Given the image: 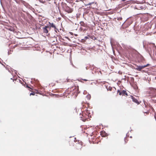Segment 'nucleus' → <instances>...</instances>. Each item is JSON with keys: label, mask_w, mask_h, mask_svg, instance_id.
Wrapping results in <instances>:
<instances>
[{"label": "nucleus", "mask_w": 156, "mask_h": 156, "mask_svg": "<svg viewBox=\"0 0 156 156\" xmlns=\"http://www.w3.org/2000/svg\"><path fill=\"white\" fill-rule=\"evenodd\" d=\"M133 20L131 18H128L125 22V23H127V26H129L133 22Z\"/></svg>", "instance_id": "obj_6"}, {"label": "nucleus", "mask_w": 156, "mask_h": 156, "mask_svg": "<svg viewBox=\"0 0 156 156\" xmlns=\"http://www.w3.org/2000/svg\"><path fill=\"white\" fill-rule=\"evenodd\" d=\"M122 17H119L118 18L117 20H122Z\"/></svg>", "instance_id": "obj_16"}, {"label": "nucleus", "mask_w": 156, "mask_h": 156, "mask_svg": "<svg viewBox=\"0 0 156 156\" xmlns=\"http://www.w3.org/2000/svg\"><path fill=\"white\" fill-rule=\"evenodd\" d=\"M118 92L119 93V94L120 95H122L121 91H120L119 90H118Z\"/></svg>", "instance_id": "obj_15"}, {"label": "nucleus", "mask_w": 156, "mask_h": 156, "mask_svg": "<svg viewBox=\"0 0 156 156\" xmlns=\"http://www.w3.org/2000/svg\"><path fill=\"white\" fill-rule=\"evenodd\" d=\"M87 38H88L87 37H85V39H87Z\"/></svg>", "instance_id": "obj_18"}, {"label": "nucleus", "mask_w": 156, "mask_h": 156, "mask_svg": "<svg viewBox=\"0 0 156 156\" xmlns=\"http://www.w3.org/2000/svg\"><path fill=\"white\" fill-rule=\"evenodd\" d=\"M86 5L88 6V7L89 8L94 9L97 6V5L96 2H90Z\"/></svg>", "instance_id": "obj_4"}, {"label": "nucleus", "mask_w": 156, "mask_h": 156, "mask_svg": "<svg viewBox=\"0 0 156 156\" xmlns=\"http://www.w3.org/2000/svg\"><path fill=\"white\" fill-rule=\"evenodd\" d=\"M12 29H10V30L11 31H12Z\"/></svg>", "instance_id": "obj_21"}, {"label": "nucleus", "mask_w": 156, "mask_h": 156, "mask_svg": "<svg viewBox=\"0 0 156 156\" xmlns=\"http://www.w3.org/2000/svg\"><path fill=\"white\" fill-rule=\"evenodd\" d=\"M139 3H137L136 5L135 8L139 10H145L146 9V6L143 4L145 2V0H143L142 2L138 1Z\"/></svg>", "instance_id": "obj_3"}, {"label": "nucleus", "mask_w": 156, "mask_h": 156, "mask_svg": "<svg viewBox=\"0 0 156 156\" xmlns=\"http://www.w3.org/2000/svg\"><path fill=\"white\" fill-rule=\"evenodd\" d=\"M121 92H122V95H124L125 94L126 95H127V93H126V91L124 90H123L121 91Z\"/></svg>", "instance_id": "obj_13"}, {"label": "nucleus", "mask_w": 156, "mask_h": 156, "mask_svg": "<svg viewBox=\"0 0 156 156\" xmlns=\"http://www.w3.org/2000/svg\"><path fill=\"white\" fill-rule=\"evenodd\" d=\"M9 53H10V52H9V51H8V54H9Z\"/></svg>", "instance_id": "obj_20"}, {"label": "nucleus", "mask_w": 156, "mask_h": 156, "mask_svg": "<svg viewBox=\"0 0 156 156\" xmlns=\"http://www.w3.org/2000/svg\"><path fill=\"white\" fill-rule=\"evenodd\" d=\"M49 23L50 24V27H50V28L51 27L54 28L55 30L56 29L54 23H51L50 22H49Z\"/></svg>", "instance_id": "obj_11"}, {"label": "nucleus", "mask_w": 156, "mask_h": 156, "mask_svg": "<svg viewBox=\"0 0 156 156\" xmlns=\"http://www.w3.org/2000/svg\"><path fill=\"white\" fill-rule=\"evenodd\" d=\"M80 24L81 26L84 27H86L87 26V24L85 23L83 21H81L80 22Z\"/></svg>", "instance_id": "obj_10"}, {"label": "nucleus", "mask_w": 156, "mask_h": 156, "mask_svg": "<svg viewBox=\"0 0 156 156\" xmlns=\"http://www.w3.org/2000/svg\"><path fill=\"white\" fill-rule=\"evenodd\" d=\"M147 95L150 98L156 97V89L153 87L149 88L147 91Z\"/></svg>", "instance_id": "obj_2"}, {"label": "nucleus", "mask_w": 156, "mask_h": 156, "mask_svg": "<svg viewBox=\"0 0 156 156\" xmlns=\"http://www.w3.org/2000/svg\"><path fill=\"white\" fill-rule=\"evenodd\" d=\"M147 25H148V26H149V27L148 28H148H151V24L150 23H149V24H146L145 25V27L147 26Z\"/></svg>", "instance_id": "obj_14"}, {"label": "nucleus", "mask_w": 156, "mask_h": 156, "mask_svg": "<svg viewBox=\"0 0 156 156\" xmlns=\"http://www.w3.org/2000/svg\"><path fill=\"white\" fill-rule=\"evenodd\" d=\"M125 0H122L123 1H124Z\"/></svg>", "instance_id": "obj_22"}, {"label": "nucleus", "mask_w": 156, "mask_h": 156, "mask_svg": "<svg viewBox=\"0 0 156 156\" xmlns=\"http://www.w3.org/2000/svg\"><path fill=\"white\" fill-rule=\"evenodd\" d=\"M65 10L68 13H71L73 11V9L68 6H66V7Z\"/></svg>", "instance_id": "obj_8"}, {"label": "nucleus", "mask_w": 156, "mask_h": 156, "mask_svg": "<svg viewBox=\"0 0 156 156\" xmlns=\"http://www.w3.org/2000/svg\"><path fill=\"white\" fill-rule=\"evenodd\" d=\"M149 64H147L146 65H144V66H137V67L136 68V69L138 71H140L141 70L144 68L145 67H147V66H149Z\"/></svg>", "instance_id": "obj_5"}, {"label": "nucleus", "mask_w": 156, "mask_h": 156, "mask_svg": "<svg viewBox=\"0 0 156 156\" xmlns=\"http://www.w3.org/2000/svg\"><path fill=\"white\" fill-rule=\"evenodd\" d=\"M80 119L84 122L87 120H88L91 117L89 111L87 110H85L80 113Z\"/></svg>", "instance_id": "obj_1"}, {"label": "nucleus", "mask_w": 156, "mask_h": 156, "mask_svg": "<svg viewBox=\"0 0 156 156\" xmlns=\"http://www.w3.org/2000/svg\"><path fill=\"white\" fill-rule=\"evenodd\" d=\"M48 29H50V28L48 26H45L42 28V30L43 32L44 33L47 34L48 33Z\"/></svg>", "instance_id": "obj_7"}, {"label": "nucleus", "mask_w": 156, "mask_h": 156, "mask_svg": "<svg viewBox=\"0 0 156 156\" xmlns=\"http://www.w3.org/2000/svg\"><path fill=\"white\" fill-rule=\"evenodd\" d=\"M83 80H84V81H87V80H86V79H83Z\"/></svg>", "instance_id": "obj_19"}, {"label": "nucleus", "mask_w": 156, "mask_h": 156, "mask_svg": "<svg viewBox=\"0 0 156 156\" xmlns=\"http://www.w3.org/2000/svg\"><path fill=\"white\" fill-rule=\"evenodd\" d=\"M132 98L133 101V102H134L135 103H137L138 104H139V102H138V100L136 99L135 98H134V97H133Z\"/></svg>", "instance_id": "obj_12"}, {"label": "nucleus", "mask_w": 156, "mask_h": 156, "mask_svg": "<svg viewBox=\"0 0 156 156\" xmlns=\"http://www.w3.org/2000/svg\"><path fill=\"white\" fill-rule=\"evenodd\" d=\"M153 54H154L155 53V54L156 56V57H154V58L156 60V46H155L154 44H153Z\"/></svg>", "instance_id": "obj_9"}, {"label": "nucleus", "mask_w": 156, "mask_h": 156, "mask_svg": "<svg viewBox=\"0 0 156 156\" xmlns=\"http://www.w3.org/2000/svg\"><path fill=\"white\" fill-rule=\"evenodd\" d=\"M35 94V93L33 92V93H31L30 94V95H34Z\"/></svg>", "instance_id": "obj_17"}]
</instances>
